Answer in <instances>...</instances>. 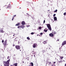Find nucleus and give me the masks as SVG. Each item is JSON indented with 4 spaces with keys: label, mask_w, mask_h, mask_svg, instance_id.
I'll use <instances>...</instances> for the list:
<instances>
[{
    "label": "nucleus",
    "mask_w": 66,
    "mask_h": 66,
    "mask_svg": "<svg viewBox=\"0 0 66 66\" xmlns=\"http://www.w3.org/2000/svg\"><path fill=\"white\" fill-rule=\"evenodd\" d=\"M10 59L8 60L7 61H4V65L5 66H9L10 65Z\"/></svg>",
    "instance_id": "obj_1"
},
{
    "label": "nucleus",
    "mask_w": 66,
    "mask_h": 66,
    "mask_svg": "<svg viewBox=\"0 0 66 66\" xmlns=\"http://www.w3.org/2000/svg\"><path fill=\"white\" fill-rule=\"evenodd\" d=\"M4 7H5L6 9H11L12 6H11V5L9 4L8 6L7 5H5L4 6Z\"/></svg>",
    "instance_id": "obj_2"
},
{
    "label": "nucleus",
    "mask_w": 66,
    "mask_h": 66,
    "mask_svg": "<svg viewBox=\"0 0 66 66\" xmlns=\"http://www.w3.org/2000/svg\"><path fill=\"white\" fill-rule=\"evenodd\" d=\"M15 48L17 50H19L20 49V47L19 45H16L15 46Z\"/></svg>",
    "instance_id": "obj_3"
},
{
    "label": "nucleus",
    "mask_w": 66,
    "mask_h": 66,
    "mask_svg": "<svg viewBox=\"0 0 66 66\" xmlns=\"http://www.w3.org/2000/svg\"><path fill=\"white\" fill-rule=\"evenodd\" d=\"M3 44L4 46V47H5V46H6V45H7V40H6L4 43H3Z\"/></svg>",
    "instance_id": "obj_4"
},
{
    "label": "nucleus",
    "mask_w": 66,
    "mask_h": 66,
    "mask_svg": "<svg viewBox=\"0 0 66 66\" xmlns=\"http://www.w3.org/2000/svg\"><path fill=\"white\" fill-rule=\"evenodd\" d=\"M66 45V40L63 41L62 43V46H64V45Z\"/></svg>",
    "instance_id": "obj_5"
},
{
    "label": "nucleus",
    "mask_w": 66,
    "mask_h": 66,
    "mask_svg": "<svg viewBox=\"0 0 66 66\" xmlns=\"http://www.w3.org/2000/svg\"><path fill=\"white\" fill-rule=\"evenodd\" d=\"M49 35L50 36H51V37H53L54 36V34L52 32V33L49 34Z\"/></svg>",
    "instance_id": "obj_6"
},
{
    "label": "nucleus",
    "mask_w": 66,
    "mask_h": 66,
    "mask_svg": "<svg viewBox=\"0 0 66 66\" xmlns=\"http://www.w3.org/2000/svg\"><path fill=\"white\" fill-rule=\"evenodd\" d=\"M3 28H1L0 29V33H4V31L3 30Z\"/></svg>",
    "instance_id": "obj_7"
},
{
    "label": "nucleus",
    "mask_w": 66,
    "mask_h": 66,
    "mask_svg": "<svg viewBox=\"0 0 66 66\" xmlns=\"http://www.w3.org/2000/svg\"><path fill=\"white\" fill-rule=\"evenodd\" d=\"M37 45V44L36 43H34L33 45V48H35V47H36V46Z\"/></svg>",
    "instance_id": "obj_8"
},
{
    "label": "nucleus",
    "mask_w": 66,
    "mask_h": 66,
    "mask_svg": "<svg viewBox=\"0 0 66 66\" xmlns=\"http://www.w3.org/2000/svg\"><path fill=\"white\" fill-rule=\"evenodd\" d=\"M46 25L48 28H49V27H51V26H50V24H46Z\"/></svg>",
    "instance_id": "obj_9"
},
{
    "label": "nucleus",
    "mask_w": 66,
    "mask_h": 66,
    "mask_svg": "<svg viewBox=\"0 0 66 66\" xmlns=\"http://www.w3.org/2000/svg\"><path fill=\"white\" fill-rule=\"evenodd\" d=\"M24 28V26L23 25L21 26V28H22L23 29Z\"/></svg>",
    "instance_id": "obj_10"
},
{
    "label": "nucleus",
    "mask_w": 66,
    "mask_h": 66,
    "mask_svg": "<svg viewBox=\"0 0 66 66\" xmlns=\"http://www.w3.org/2000/svg\"><path fill=\"white\" fill-rule=\"evenodd\" d=\"M22 24L23 25H24L25 24V22L24 21H22Z\"/></svg>",
    "instance_id": "obj_11"
},
{
    "label": "nucleus",
    "mask_w": 66,
    "mask_h": 66,
    "mask_svg": "<svg viewBox=\"0 0 66 66\" xmlns=\"http://www.w3.org/2000/svg\"><path fill=\"white\" fill-rule=\"evenodd\" d=\"M52 33H53V34L54 35L55 34H56V32L54 31H53V32H52Z\"/></svg>",
    "instance_id": "obj_12"
},
{
    "label": "nucleus",
    "mask_w": 66,
    "mask_h": 66,
    "mask_svg": "<svg viewBox=\"0 0 66 66\" xmlns=\"http://www.w3.org/2000/svg\"><path fill=\"white\" fill-rule=\"evenodd\" d=\"M49 30L50 31H51L52 30V29H51V27H49L48 28Z\"/></svg>",
    "instance_id": "obj_13"
},
{
    "label": "nucleus",
    "mask_w": 66,
    "mask_h": 66,
    "mask_svg": "<svg viewBox=\"0 0 66 66\" xmlns=\"http://www.w3.org/2000/svg\"><path fill=\"white\" fill-rule=\"evenodd\" d=\"M54 19L55 21L57 20V18L56 17H54Z\"/></svg>",
    "instance_id": "obj_14"
},
{
    "label": "nucleus",
    "mask_w": 66,
    "mask_h": 66,
    "mask_svg": "<svg viewBox=\"0 0 66 66\" xmlns=\"http://www.w3.org/2000/svg\"><path fill=\"white\" fill-rule=\"evenodd\" d=\"M19 25H20V23H19L16 24L15 26H19Z\"/></svg>",
    "instance_id": "obj_15"
},
{
    "label": "nucleus",
    "mask_w": 66,
    "mask_h": 66,
    "mask_svg": "<svg viewBox=\"0 0 66 66\" xmlns=\"http://www.w3.org/2000/svg\"><path fill=\"white\" fill-rule=\"evenodd\" d=\"M43 43L44 44H47V41H44L43 42Z\"/></svg>",
    "instance_id": "obj_16"
},
{
    "label": "nucleus",
    "mask_w": 66,
    "mask_h": 66,
    "mask_svg": "<svg viewBox=\"0 0 66 66\" xmlns=\"http://www.w3.org/2000/svg\"><path fill=\"white\" fill-rule=\"evenodd\" d=\"M18 64L17 63H14V65L15 66H17V65Z\"/></svg>",
    "instance_id": "obj_17"
},
{
    "label": "nucleus",
    "mask_w": 66,
    "mask_h": 66,
    "mask_svg": "<svg viewBox=\"0 0 66 66\" xmlns=\"http://www.w3.org/2000/svg\"><path fill=\"white\" fill-rule=\"evenodd\" d=\"M32 54H35V53H36L35 52H34V51H33L32 52Z\"/></svg>",
    "instance_id": "obj_18"
},
{
    "label": "nucleus",
    "mask_w": 66,
    "mask_h": 66,
    "mask_svg": "<svg viewBox=\"0 0 66 66\" xmlns=\"http://www.w3.org/2000/svg\"><path fill=\"white\" fill-rule=\"evenodd\" d=\"M46 29H45L44 30V31L45 32H47L48 30H46Z\"/></svg>",
    "instance_id": "obj_19"
},
{
    "label": "nucleus",
    "mask_w": 66,
    "mask_h": 66,
    "mask_svg": "<svg viewBox=\"0 0 66 66\" xmlns=\"http://www.w3.org/2000/svg\"><path fill=\"white\" fill-rule=\"evenodd\" d=\"M30 64H31V66H33L34 65L33 64V63L32 62H31L30 63Z\"/></svg>",
    "instance_id": "obj_20"
},
{
    "label": "nucleus",
    "mask_w": 66,
    "mask_h": 66,
    "mask_svg": "<svg viewBox=\"0 0 66 66\" xmlns=\"http://www.w3.org/2000/svg\"><path fill=\"white\" fill-rule=\"evenodd\" d=\"M62 46H61V47L59 48V50L60 51H61V49H62Z\"/></svg>",
    "instance_id": "obj_21"
},
{
    "label": "nucleus",
    "mask_w": 66,
    "mask_h": 66,
    "mask_svg": "<svg viewBox=\"0 0 66 66\" xmlns=\"http://www.w3.org/2000/svg\"><path fill=\"white\" fill-rule=\"evenodd\" d=\"M63 56H60V58L61 59H62L63 58Z\"/></svg>",
    "instance_id": "obj_22"
},
{
    "label": "nucleus",
    "mask_w": 66,
    "mask_h": 66,
    "mask_svg": "<svg viewBox=\"0 0 66 66\" xmlns=\"http://www.w3.org/2000/svg\"><path fill=\"white\" fill-rule=\"evenodd\" d=\"M57 10H56L55 11H54V13H56V12H57Z\"/></svg>",
    "instance_id": "obj_23"
},
{
    "label": "nucleus",
    "mask_w": 66,
    "mask_h": 66,
    "mask_svg": "<svg viewBox=\"0 0 66 66\" xmlns=\"http://www.w3.org/2000/svg\"><path fill=\"white\" fill-rule=\"evenodd\" d=\"M39 30H40L42 29V27H39Z\"/></svg>",
    "instance_id": "obj_24"
},
{
    "label": "nucleus",
    "mask_w": 66,
    "mask_h": 66,
    "mask_svg": "<svg viewBox=\"0 0 66 66\" xmlns=\"http://www.w3.org/2000/svg\"><path fill=\"white\" fill-rule=\"evenodd\" d=\"M27 39H28V40H30V38H29V37H27Z\"/></svg>",
    "instance_id": "obj_25"
},
{
    "label": "nucleus",
    "mask_w": 66,
    "mask_h": 66,
    "mask_svg": "<svg viewBox=\"0 0 66 66\" xmlns=\"http://www.w3.org/2000/svg\"><path fill=\"white\" fill-rule=\"evenodd\" d=\"M21 28V26H19L18 27V28Z\"/></svg>",
    "instance_id": "obj_26"
},
{
    "label": "nucleus",
    "mask_w": 66,
    "mask_h": 66,
    "mask_svg": "<svg viewBox=\"0 0 66 66\" xmlns=\"http://www.w3.org/2000/svg\"><path fill=\"white\" fill-rule=\"evenodd\" d=\"M62 61L61 60H60L59 61V63H62Z\"/></svg>",
    "instance_id": "obj_27"
},
{
    "label": "nucleus",
    "mask_w": 66,
    "mask_h": 66,
    "mask_svg": "<svg viewBox=\"0 0 66 66\" xmlns=\"http://www.w3.org/2000/svg\"><path fill=\"white\" fill-rule=\"evenodd\" d=\"M2 43H4V40H3L2 41Z\"/></svg>",
    "instance_id": "obj_28"
},
{
    "label": "nucleus",
    "mask_w": 66,
    "mask_h": 66,
    "mask_svg": "<svg viewBox=\"0 0 66 66\" xmlns=\"http://www.w3.org/2000/svg\"><path fill=\"white\" fill-rule=\"evenodd\" d=\"M64 15L65 16V15H66V12H65V13H64Z\"/></svg>",
    "instance_id": "obj_29"
},
{
    "label": "nucleus",
    "mask_w": 66,
    "mask_h": 66,
    "mask_svg": "<svg viewBox=\"0 0 66 66\" xmlns=\"http://www.w3.org/2000/svg\"><path fill=\"white\" fill-rule=\"evenodd\" d=\"M34 32H32L31 33V34H32V35H33L34 34Z\"/></svg>",
    "instance_id": "obj_30"
},
{
    "label": "nucleus",
    "mask_w": 66,
    "mask_h": 66,
    "mask_svg": "<svg viewBox=\"0 0 66 66\" xmlns=\"http://www.w3.org/2000/svg\"><path fill=\"white\" fill-rule=\"evenodd\" d=\"M7 59H10V56H8L7 57Z\"/></svg>",
    "instance_id": "obj_31"
},
{
    "label": "nucleus",
    "mask_w": 66,
    "mask_h": 66,
    "mask_svg": "<svg viewBox=\"0 0 66 66\" xmlns=\"http://www.w3.org/2000/svg\"><path fill=\"white\" fill-rule=\"evenodd\" d=\"M43 33L42 32H41L40 33V35H43Z\"/></svg>",
    "instance_id": "obj_32"
},
{
    "label": "nucleus",
    "mask_w": 66,
    "mask_h": 66,
    "mask_svg": "<svg viewBox=\"0 0 66 66\" xmlns=\"http://www.w3.org/2000/svg\"><path fill=\"white\" fill-rule=\"evenodd\" d=\"M27 15H28V16H29L30 15L28 14V13H27Z\"/></svg>",
    "instance_id": "obj_33"
},
{
    "label": "nucleus",
    "mask_w": 66,
    "mask_h": 66,
    "mask_svg": "<svg viewBox=\"0 0 66 66\" xmlns=\"http://www.w3.org/2000/svg\"><path fill=\"white\" fill-rule=\"evenodd\" d=\"M45 23V20H44V21L43 23Z\"/></svg>",
    "instance_id": "obj_34"
},
{
    "label": "nucleus",
    "mask_w": 66,
    "mask_h": 66,
    "mask_svg": "<svg viewBox=\"0 0 66 66\" xmlns=\"http://www.w3.org/2000/svg\"><path fill=\"white\" fill-rule=\"evenodd\" d=\"M55 15H56V14H54V15H53V16H55Z\"/></svg>",
    "instance_id": "obj_35"
},
{
    "label": "nucleus",
    "mask_w": 66,
    "mask_h": 66,
    "mask_svg": "<svg viewBox=\"0 0 66 66\" xmlns=\"http://www.w3.org/2000/svg\"><path fill=\"white\" fill-rule=\"evenodd\" d=\"M14 46H15V44L13 45V46L14 47Z\"/></svg>",
    "instance_id": "obj_36"
},
{
    "label": "nucleus",
    "mask_w": 66,
    "mask_h": 66,
    "mask_svg": "<svg viewBox=\"0 0 66 66\" xmlns=\"http://www.w3.org/2000/svg\"><path fill=\"white\" fill-rule=\"evenodd\" d=\"M57 41H58V42H59V39H58L57 40Z\"/></svg>",
    "instance_id": "obj_37"
},
{
    "label": "nucleus",
    "mask_w": 66,
    "mask_h": 66,
    "mask_svg": "<svg viewBox=\"0 0 66 66\" xmlns=\"http://www.w3.org/2000/svg\"><path fill=\"white\" fill-rule=\"evenodd\" d=\"M16 16V15H14L13 17H15Z\"/></svg>",
    "instance_id": "obj_38"
},
{
    "label": "nucleus",
    "mask_w": 66,
    "mask_h": 66,
    "mask_svg": "<svg viewBox=\"0 0 66 66\" xmlns=\"http://www.w3.org/2000/svg\"><path fill=\"white\" fill-rule=\"evenodd\" d=\"M13 19H14V17L12 18V20H13Z\"/></svg>",
    "instance_id": "obj_39"
},
{
    "label": "nucleus",
    "mask_w": 66,
    "mask_h": 66,
    "mask_svg": "<svg viewBox=\"0 0 66 66\" xmlns=\"http://www.w3.org/2000/svg\"><path fill=\"white\" fill-rule=\"evenodd\" d=\"M32 19H34V17H32Z\"/></svg>",
    "instance_id": "obj_40"
},
{
    "label": "nucleus",
    "mask_w": 66,
    "mask_h": 66,
    "mask_svg": "<svg viewBox=\"0 0 66 66\" xmlns=\"http://www.w3.org/2000/svg\"><path fill=\"white\" fill-rule=\"evenodd\" d=\"M64 66H66V63L64 65Z\"/></svg>",
    "instance_id": "obj_41"
},
{
    "label": "nucleus",
    "mask_w": 66,
    "mask_h": 66,
    "mask_svg": "<svg viewBox=\"0 0 66 66\" xmlns=\"http://www.w3.org/2000/svg\"><path fill=\"white\" fill-rule=\"evenodd\" d=\"M34 57H35V55H34Z\"/></svg>",
    "instance_id": "obj_42"
},
{
    "label": "nucleus",
    "mask_w": 66,
    "mask_h": 66,
    "mask_svg": "<svg viewBox=\"0 0 66 66\" xmlns=\"http://www.w3.org/2000/svg\"><path fill=\"white\" fill-rule=\"evenodd\" d=\"M54 64H55V62H54Z\"/></svg>",
    "instance_id": "obj_43"
},
{
    "label": "nucleus",
    "mask_w": 66,
    "mask_h": 66,
    "mask_svg": "<svg viewBox=\"0 0 66 66\" xmlns=\"http://www.w3.org/2000/svg\"><path fill=\"white\" fill-rule=\"evenodd\" d=\"M23 62V63H24V61H23V62Z\"/></svg>",
    "instance_id": "obj_44"
},
{
    "label": "nucleus",
    "mask_w": 66,
    "mask_h": 66,
    "mask_svg": "<svg viewBox=\"0 0 66 66\" xmlns=\"http://www.w3.org/2000/svg\"><path fill=\"white\" fill-rule=\"evenodd\" d=\"M15 36V35H13V36Z\"/></svg>",
    "instance_id": "obj_45"
},
{
    "label": "nucleus",
    "mask_w": 66,
    "mask_h": 66,
    "mask_svg": "<svg viewBox=\"0 0 66 66\" xmlns=\"http://www.w3.org/2000/svg\"><path fill=\"white\" fill-rule=\"evenodd\" d=\"M37 36H38V34L37 35Z\"/></svg>",
    "instance_id": "obj_46"
},
{
    "label": "nucleus",
    "mask_w": 66,
    "mask_h": 66,
    "mask_svg": "<svg viewBox=\"0 0 66 66\" xmlns=\"http://www.w3.org/2000/svg\"><path fill=\"white\" fill-rule=\"evenodd\" d=\"M20 51H21V50H20Z\"/></svg>",
    "instance_id": "obj_47"
},
{
    "label": "nucleus",
    "mask_w": 66,
    "mask_h": 66,
    "mask_svg": "<svg viewBox=\"0 0 66 66\" xmlns=\"http://www.w3.org/2000/svg\"><path fill=\"white\" fill-rule=\"evenodd\" d=\"M31 56H33V55H31Z\"/></svg>",
    "instance_id": "obj_48"
},
{
    "label": "nucleus",
    "mask_w": 66,
    "mask_h": 66,
    "mask_svg": "<svg viewBox=\"0 0 66 66\" xmlns=\"http://www.w3.org/2000/svg\"><path fill=\"white\" fill-rule=\"evenodd\" d=\"M39 36H40V35H39Z\"/></svg>",
    "instance_id": "obj_49"
}]
</instances>
